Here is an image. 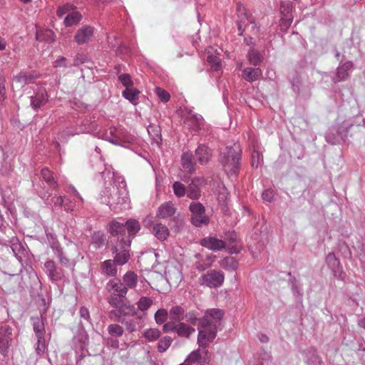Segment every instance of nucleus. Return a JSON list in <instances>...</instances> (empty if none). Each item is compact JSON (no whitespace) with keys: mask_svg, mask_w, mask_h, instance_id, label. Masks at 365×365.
I'll use <instances>...</instances> for the list:
<instances>
[{"mask_svg":"<svg viewBox=\"0 0 365 365\" xmlns=\"http://www.w3.org/2000/svg\"><path fill=\"white\" fill-rule=\"evenodd\" d=\"M153 234L158 240L164 241L169 235V230L165 225L161 223H158L155 224L153 227Z\"/></svg>","mask_w":365,"mask_h":365,"instance_id":"nucleus-26","label":"nucleus"},{"mask_svg":"<svg viewBox=\"0 0 365 365\" xmlns=\"http://www.w3.org/2000/svg\"><path fill=\"white\" fill-rule=\"evenodd\" d=\"M207 316V319H211L217 324V322L220 321L224 316V312L220 309H212L207 310L203 317Z\"/></svg>","mask_w":365,"mask_h":365,"instance_id":"nucleus-39","label":"nucleus"},{"mask_svg":"<svg viewBox=\"0 0 365 365\" xmlns=\"http://www.w3.org/2000/svg\"><path fill=\"white\" fill-rule=\"evenodd\" d=\"M36 39L39 41L52 43L55 41V34L50 29H39L36 34Z\"/></svg>","mask_w":365,"mask_h":365,"instance_id":"nucleus-25","label":"nucleus"},{"mask_svg":"<svg viewBox=\"0 0 365 365\" xmlns=\"http://www.w3.org/2000/svg\"><path fill=\"white\" fill-rule=\"evenodd\" d=\"M186 322L191 324L193 326H200V322L202 318L197 317V314L195 311H190L185 314V318Z\"/></svg>","mask_w":365,"mask_h":365,"instance_id":"nucleus-43","label":"nucleus"},{"mask_svg":"<svg viewBox=\"0 0 365 365\" xmlns=\"http://www.w3.org/2000/svg\"><path fill=\"white\" fill-rule=\"evenodd\" d=\"M113 309L108 312V318L114 322L123 324L126 331L130 333L136 331L143 326L142 317L138 314L137 308L133 304L131 310L128 311L123 308Z\"/></svg>","mask_w":365,"mask_h":365,"instance_id":"nucleus-3","label":"nucleus"},{"mask_svg":"<svg viewBox=\"0 0 365 365\" xmlns=\"http://www.w3.org/2000/svg\"><path fill=\"white\" fill-rule=\"evenodd\" d=\"M200 244L201 246L214 252L226 248V242L219 240L215 237H204L200 240Z\"/></svg>","mask_w":365,"mask_h":365,"instance_id":"nucleus-12","label":"nucleus"},{"mask_svg":"<svg viewBox=\"0 0 365 365\" xmlns=\"http://www.w3.org/2000/svg\"><path fill=\"white\" fill-rule=\"evenodd\" d=\"M116 265L113 260L107 259L102 262L101 269L106 275L115 277L118 272Z\"/></svg>","mask_w":365,"mask_h":365,"instance_id":"nucleus-29","label":"nucleus"},{"mask_svg":"<svg viewBox=\"0 0 365 365\" xmlns=\"http://www.w3.org/2000/svg\"><path fill=\"white\" fill-rule=\"evenodd\" d=\"M247 56L250 63L254 66L259 65L262 61V56L255 50H250Z\"/></svg>","mask_w":365,"mask_h":365,"instance_id":"nucleus-48","label":"nucleus"},{"mask_svg":"<svg viewBox=\"0 0 365 365\" xmlns=\"http://www.w3.org/2000/svg\"><path fill=\"white\" fill-rule=\"evenodd\" d=\"M160 331L157 329H149L145 331L143 336L148 341H155L160 336Z\"/></svg>","mask_w":365,"mask_h":365,"instance_id":"nucleus-50","label":"nucleus"},{"mask_svg":"<svg viewBox=\"0 0 365 365\" xmlns=\"http://www.w3.org/2000/svg\"><path fill=\"white\" fill-rule=\"evenodd\" d=\"M241 155V150L240 145L235 144L232 147L227 148V153L225 158L226 160H240Z\"/></svg>","mask_w":365,"mask_h":365,"instance_id":"nucleus-35","label":"nucleus"},{"mask_svg":"<svg viewBox=\"0 0 365 365\" xmlns=\"http://www.w3.org/2000/svg\"><path fill=\"white\" fill-rule=\"evenodd\" d=\"M107 331L110 336L118 338L123 335L125 330L121 325L115 323L108 326Z\"/></svg>","mask_w":365,"mask_h":365,"instance_id":"nucleus-36","label":"nucleus"},{"mask_svg":"<svg viewBox=\"0 0 365 365\" xmlns=\"http://www.w3.org/2000/svg\"><path fill=\"white\" fill-rule=\"evenodd\" d=\"M224 281V273L221 270L217 269H211L199 278V283L201 285L210 288L220 287L223 284Z\"/></svg>","mask_w":365,"mask_h":365,"instance_id":"nucleus-8","label":"nucleus"},{"mask_svg":"<svg viewBox=\"0 0 365 365\" xmlns=\"http://www.w3.org/2000/svg\"><path fill=\"white\" fill-rule=\"evenodd\" d=\"M262 199L267 202H272L274 199V192L272 190H266L262 192Z\"/></svg>","mask_w":365,"mask_h":365,"instance_id":"nucleus-61","label":"nucleus"},{"mask_svg":"<svg viewBox=\"0 0 365 365\" xmlns=\"http://www.w3.org/2000/svg\"><path fill=\"white\" fill-rule=\"evenodd\" d=\"M11 168L9 161H0V174L2 175H7Z\"/></svg>","mask_w":365,"mask_h":365,"instance_id":"nucleus-58","label":"nucleus"},{"mask_svg":"<svg viewBox=\"0 0 365 365\" xmlns=\"http://www.w3.org/2000/svg\"><path fill=\"white\" fill-rule=\"evenodd\" d=\"M119 81L127 88L133 86V81L131 76L128 73H124L118 76Z\"/></svg>","mask_w":365,"mask_h":365,"instance_id":"nucleus-56","label":"nucleus"},{"mask_svg":"<svg viewBox=\"0 0 365 365\" xmlns=\"http://www.w3.org/2000/svg\"><path fill=\"white\" fill-rule=\"evenodd\" d=\"M155 91L156 95L160 99L161 101L166 103L170 100V93L165 89L160 87H157L155 88Z\"/></svg>","mask_w":365,"mask_h":365,"instance_id":"nucleus-54","label":"nucleus"},{"mask_svg":"<svg viewBox=\"0 0 365 365\" xmlns=\"http://www.w3.org/2000/svg\"><path fill=\"white\" fill-rule=\"evenodd\" d=\"M41 197L47 201V204L51 205L53 209H60L62 208V204H63V197L61 195H54L49 199L51 195L48 193L47 191H41L40 192Z\"/></svg>","mask_w":365,"mask_h":365,"instance_id":"nucleus-16","label":"nucleus"},{"mask_svg":"<svg viewBox=\"0 0 365 365\" xmlns=\"http://www.w3.org/2000/svg\"><path fill=\"white\" fill-rule=\"evenodd\" d=\"M182 166L185 170L190 174H192L195 170V161H183Z\"/></svg>","mask_w":365,"mask_h":365,"instance_id":"nucleus-59","label":"nucleus"},{"mask_svg":"<svg viewBox=\"0 0 365 365\" xmlns=\"http://www.w3.org/2000/svg\"><path fill=\"white\" fill-rule=\"evenodd\" d=\"M140 228L139 222L134 219H129L125 223L113 220L108 224L109 233L116 238L110 250L115 255L113 261L117 265L123 266L130 259L132 240Z\"/></svg>","mask_w":365,"mask_h":365,"instance_id":"nucleus-1","label":"nucleus"},{"mask_svg":"<svg viewBox=\"0 0 365 365\" xmlns=\"http://www.w3.org/2000/svg\"><path fill=\"white\" fill-rule=\"evenodd\" d=\"M41 176L50 190H56L58 187V184L55 180L53 173L48 168H43L41 171Z\"/></svg>","mask_w":365,"mask_h":365,"instance_id":"nucleus-19","label":"nucleus"},{"mask_svg":"<svg viewBox=\"0 0 365 365\" xmlns=\"http://www.w3.org/2000/svg\"><path fill=\"white\" fill-rule=\"evenodd\" d=\"M262 76L259 68H246L242 71V77L249 82L257 81Z\"/></svg>","mask_w":365,"mask_h":365,"instance_id":"nucleus-23","label":"nucleus"},{"mask_svg":"<svg viewBox=\"0 0 365 365\" xmlns=\"http://www.w3.org/2000/svg\"><path fill=\"white\" fill-rule=\"evenodd\" d=\"M34 78V76L21 72L19 75L14 76L13 81L16 83V86L23 87L25 84L31 83Z\"/></svg>","mask_w":365,"mask_h":365,"instance_id":"nucleus-31","label":"nucleus"},{"mask_svg":"<svg viewBox=\"0 0 365 365\" xmlns=\"http://www.w3.org/2000/svg\"><path fill=\"white\" fill-rule=\"evenodd\" d=\"M48 101V95L44 88H41L35 96L31 97V105L34 108H38Z\"/></svg>","mask_w":365,"mask_h":365,"instance_id":"nucleus-18","label":"nucleus"},{"mask_svg":"<svg viewBox=\"0 0 365 365\" xmlns=\"http://www.w3.org/2000/svg\"><path fill=\"white\" fill-rule=\"evenodd\" d=\"M94 34V29L91 26H83L81 27L74 36V40L77 44L81 45L88 43Z\"/></svg>","mask_w":365,"mask_h":365,"instance_id":"nucleus-11","label":"nucleus"},{"mask_svg":"<svg viewBox=\"0 0 365 365\" xmlns=\"http://www.w3.org/2000/svg\"><path fill=\"white\" fill-rule=\"evenodd\" d=\"M163 331L164 333L174 331L178 337L186 339H190V336L195 332V328L182 322L178 323L168 322L165 323L163 327Z\"/></svg>","mask_w":365,"mask_h":365,"instance_id":"nucleus-7","label":"nucleus"},{"mask_svg":"<svg viewBox=\"0 0 365 365\" xmlns=\"http://www.w3.org/2000/svg\"><path fill=\"white\" fill-rule=\"evenodd\" d=\"M31 320L36 339L45 337L46 329L43 318L41 317H31Z\"/></svg>","mask_w":365,"mask_h":365,"instance_id":"nucleus-17","label":"nucleus"},{"mask_svg":"<svg viewBox=\"0 0 365 365\" xmlns=\"http://www.w3.org/2000/svg\"><path fill=\"white\" fill-rule=\"evenodd\" d=\"M207 61L214 70L218 71L221 68V61L219 57L210 55L207 56Z\"/></svg>","mask_w":365,"mask_h":365,"instance_id":"nucleus-53","label":"nucleus"},{"mask_svg":"<svg viewBox=\"0 0 365 365\" xmlns=\"http://www.w3.org/2000/svg\"><path fill=\"white\" fill-rule=\"evenodd\" d=\"M189 209L192 212V215L205 214V207L199 202H191Z\"/></svg>","mask_w":365,"mask_h":365,"instance_id":"nucleus-45","label":"nucleus"},{"mask_svg":"<svg viewBox=\"0 0 365 365\" xmlns=\"http://www.w3.org/2000/svg\"><path fill=\"white\" fill-rule=\"evenodd\" d=\"M185 314V309L182 306H173L169 311V319L171 320L170 322H180L184 319Z\"/></svg>","mask_w":365,"mask_h":365,"instance_id":"nucleus-20","label":"nucleus"},{"mask_svg":"<svg viewBox=\"0 0 365 365\" xmlns=\"http://www.w3.org/2000/svg\"><path fill=\"white\" fill-rule=\"evenodd\" d=\"M352 63L351 61H348L339 67L336 73L337 79L334 81L338 82L340 81H344L348 77V71L352 68Z\"/></svg>","mask_w":365,"mask_h":365,"instance_id":"nucleus-32","label":"nucleus"},{"mask_svg":"<svg viewBox=\"0 0 365 365\" xmlns=\"http://www.w3.org/2000/svg\"><path fill=\"white\" fill-rule=\"evenodd\" d=\"M62 208L66 212H71L73 210V206L71 201L68 198L63 197V204Z\"/></svg>","mask_w":365,"mask_h":365,"instance_id":"nucleus-62","label":"nucleus"},{"mask_svg":"<svg viewBox=\"0 0 365 365\" xmlns=\"http://www.w3.org/2000/svg\"><path fill=\"white\" fill-rule=\"evenodd\" d=\"M137 304L138 309L144 312L150 307V306L153 304V300L149 297H142L138 300Z\"/></svg>","mask_w":365,"mask_h":365,"instance_id":"nucleus-49","label":"nucleus"},{"mask_svg":"<svg viewBox=\"0 0 365 365\" xmlns=\"http://www.w3.org/2000/svg\"><path fill=\"white\" fill-rule=\"evenodd\" d=\"M204 184V180L195 178L186 187V195L187 197L192 200H197L201 195L200 187Z\"/></svg>","mask_w":365,"mask_h":365,"instance_id":"nucleus-13","label":"nucleus"},{"mask_svg":"<svg viewBox=\"0 0 365 365\" xmlns=\"http://www.w3.org/2000/svg\"><path fill=\"white\" fill-rule=\"evenodd\" d=\"M328 266L331 269L334 274L339 279H343V270L340 266L339 259L335 256L333 252H330L327 255L326 258Z\"/></svg>","mask_w":365,"mask_h":365,"instance_id":"nucleus-14","label":"nucleus"},{"mask_svg":"<svg viewBox=\"0 0 365 365\" xmlns=\"http://www.w3.org/2000/svg\"><path fill=\"white\" fill-rule=\"evenodd\" d=\"M197 330V344L199 346L205 349L217 336V324L211 319H207V316L202 317Z\"/></svg>","mask_w":365,"mask_h":365,"instance_id":"nucleus-4","label":"nucleus"},{"mask_svg":"<svg viewBox=\"0 0 365 365\" xmlns=\"http://www.w3.org/2000/svg\"><path fill=\"white\" fill-rule=\"evenodd\" d=\"M81 19V15L78 11H73L65 18L64 23L66 26H71L78 24Z\"/></svg>","mask_w":365,"mask_h":365,"instance_id":"nucleus-42","label":"nucleus"},{"mask_svg":"<svg viewBox=\"0 0 365 365\" xmlns=\"http://www.w3.org/2000/svg\"><path fill=\"white\" fill-rule=\"evenodd\" d=\"M127 199L128 193L124 187L115 193L112 192L110 187H106L101 194V202L108 205L110 209H115V205L125 202Z\"/></svg>","mask_w":365,"mask_h":365,"instance_id":"nucleus-6","label":"nucleus"},{"mask_svg":"<svg viewBox=\"0 0 365 365\" xmlns=\"http://www.w3.org/2000/svg\"><path fill=\"white\" fill-rule=\"evenodd\" d=\"M79 314H80V316L81 318H83L87 321L90 320V313H89L88 309L86 307H81V309L79 310Z\"/></svg>","mask_w":365,"mask_h":365,"instance_id":"nucleus-64","label":"nucleus"},{"mask_svg":"<svg viewBox=\"0 0 365 365\" xmlns=\"http://www.w3.org/2000/svg\"><path fill=\"white\" fill-rule=\"evenodd\" d=\"M106 241V235L102 231L94 232L91 235V244L96 249L103 247Z\"/></svg>","mask_w":365,"mask_h":365,"instance_id":"nucleus-27","label":"nucleus"},{"mask_svg":"<svg viewBox=\"0 0 365 365\" xmlns=\"http://www.w3.org/2000/svg\"><path fill=\"white\" fill-rule=\"evenodd\" d=\"M51 247L53 251L54 255L58 257L59 262L65 267H68L70 264L69 259L67 257L65 256L59 243L54 242L52 243Z\"/></svg>","mask_w":365,"mask_h":365,"instance_id":"nucleus-24","label":"nucleus"},{"mask_svg":"<svg viewBox=\"0 0 365 365\" xmlns=\"http://www.w3.org/2000/svg\"><path fill=\"white\" fill-rule=\"evenodd\" d=\"M215 259V256L209 255L204 260L199 261L195 263V268L199 272L205 271L210 267Z\"/></svg>","mask_w":365,"mask_h":365,"instance_id":"nucleus-37","label":"nucleus"},{"mask_svg":"<svg viewBox=\"0 0 365 365\" xmlns=\"http://www.w3.org/2000/svg\"><path fill=\"white\" fill-rule=\"evenodd\" d=\"M203 119L201 115L190 113L185 118V123L189 128L197 130L200 129L202 124Z\"/></svg>","mask_w":365,"mask_h":365,"instance_id":"nucleus-21","label":"nucleus"},{"mask_svg":"<svg viewBox=\"0 0 365 365\" xmlns=\"http://www.w3.org/2000/svg\"><path fill=\"white\" fill-rule=\"evenodd\" d=\"M224 242H226V250L230 254H238L242 247L237 233L234 231L225 233Z\"/></svg>","mask_w":365,"mask_h":365,"instance_id":"nucleus-10","label":"nucleus"},{"mask_svg":"<svg viewBox=\"0 0 365 365\" xmlns=\"http://www.w3.org/2000/svg\"><path fill=\"white\" fill-rule=\"evenodd\" d=\"M220 265L224 269L235 271L238 267V262L233 257H226L221 260Z\"/></svg>","mask_w":365,"mask_h":365,"instance_id":"nucleus-30","label":"nucleus"},{"mask_svg":"<svg viewBox=\"0 0 365 365\" xmlns=\"http://www.w3.org/2000/svg\"><path fill=\"white\" fill-rule=\"evenodd\" d=\"M106 289L110 294L107 301L113 309L123 308V309L130 311L133 308V304L127 299L128 293L127 286L124 284L119 279L114 278L109 280Z\"/></svg>","mask_w":365,"mask_h":365,"instance_id":"nucleus-2","label":"nucleus"},{"mask_svg":"<svg viewBox=\"0 0 365 365\" xmlns=\"http://www.w3.org/2000/svg\"><path fill=\"white\" fill-rule=\"evenodd\" d=\"M201 350L197 349L191 352V354L189 355L188 358L187 359V362L189 364L190 362L195 363H202L201 361Z\"/></svg>","mask_w":365,"mask_h":365,"instance_id":"nucleus-55","label":"nucleus"},{"mask_svg":"<svg viewBox=\"0 0 365 365\" xmlns=\"http://www.w3.org/2000/svg\"><path fill=\"white\" fill-rule=\"evenodd\" d=\"M176 212V208L174 204L170 202L163 203L158 209L156 215L159 218L165 219L172 217Z\"/></svg>","mask_w":365,"mask_h":365,"instance_id":"nucleus-15","label":"nucleus"},{"mask_svg":"<svg viewBox=\"0 0 365 365\" xmlns=\"http://www.w3.org/2000/svg\"><path fill=\"white\" fill-rule=\"evenodd\" d=\"M168 318H169V312L165 309H160L155 314V319L158 324L165 323Z\"/></svg>","mask_w":365,"mask_h":365,"instance_id":"nucleus-47","label":"nucleus"},{"mask_svg":"<svg viewBox=\"0 0 365 365\" xmlns=\"http://www.w3.org/2000/svg\"><path fill=\"white\" fill-rule=\"evenodd\" d=\"M215 193L219 203L226 205L229 195V192L226 187L223 184L218 183L215 188Z\"/></svg>","mask_w":365,"mask_h":365,"instance_id":"nucleus-28","label":"nucleus"},{"mask_svg":"<svg viewBox=\"0 0 365 365\" xmlns=\"http://www.w3.org/2000/svg\"><path fill=\"white\" fill-rule=\"evenodd\" d=\"M209 222L210 219L205 214L195 215L191 217V222L195 227L207 225Z\"/></svg>","mask_w":365,"mask_h":365,"instance_id":"nucleus-40","label":"nucleus"},{"mask_svg":"<svg viewBox=\"0 0 365 365\" xmlns=\"http://www.w3.org/2000/svg\"><path fill=\"white\" fill-rule=\"evenodd\" d=\"M173 188L175 195L178 197H181L186 194V187L180 182H175L173 185Z\"/></svg>","mask_w":365,"mask_h":365,"instance_id":"nucleus-51","label":"nucleus"},{"mask_svg":"<svg viewBox=\"0 0 365 365\" xmlns=\"http://www.w3.org/2000/svg\"><path fill=\"white\" fill-rule=\"evenodd\" d=\"M106 344L108 346L113 349L119 348V341L116 337L109 336L106 339Z\"/></svg>","mask_w":365,"mask_h":365,"instance_id":"nucleus-60","label":"nucleus"},{"mask_svg":"<svg viewBox=\"0 0 365 365\" xmlns=\"http://www.w3.org/2000/svg\"><path fill=\"white\" fill-rule=\"evenodd\" d=\"M11 249L16 257H21V255L24 252V248L21 244L18 241V240H13Z\"/></svg>","mask_w":365,"mask_h":365,"instance_id":"nucleus-52","label":"nucleus"},{"mask_svg":"<svg viewBox=\"0 0 365 365\" xmlns=\"http://www.w3.org/2000/svg\"><path fill=\"white\" fill-rule=\"evenodd\" d=\"M197 160H209L211 157L210 150L205 145H200L195 150Z\"/></svg>","mask_w":365,"mask_h":365,"instance_id":"nucleus-38","label":"nucleus"},{"mask_svg":"<svg viewBox=\"0 0 365 365\" xmlns=\"http://www.w3.org/2000/svg\"><path fill=\"white\" fill-rule=\"evenodd\" d=\"M46 349V340L45 337H41V339H37L36 351V354L39 356L42 355Z\"/></svg>","mask_w":365,"mask_h":365,"instance_id":"nucleus-57","label":"nucleus"},{"mask_svg":"<svg viewBox=\"0 0 365 365\" xmlns=\"http://www.w3.org/2000/svg\"><path fill=\"white\" fill-rule=\"evenodd\" d=\"M72 9H73V6L69 4H67V5L63 6V7L58 8L56 13L59 17H62L63 15H64L67 11L72 10Z\"/></svg>","mask_w":365,"mask_h":365,"instance_id":"nucleus-63","label":"nucleus"},{"mask_svg":"<svg viewBox=\"0 0 365 365\" xmlns=\"http://www.w3.org/2000/svg\"><path fill=\"white\" fill-rule=\"evenodd\" d=\"M13 341V329L7 324L0 327V353L5 357L8 355Z\"/></svg>","mask_w":365,"mask_h":365,"instance_id":"nucleus-9","label":"nucleus"},{"mask_svg":"<svg viewBox=\"0 0 365 365\" xmlns=\"http://www.w3.org/2000/svg\"><path fill=\"white\" fill-rule=\"evenodd\" d=\"M305 361L308 365H322V360L317 353L316 349L310 347L304 351Z\"/></svg>","mask_w":365,"mask_h":365,"instance_id":"nucleus-22","label":"nucleus"},{"mask_svg":"<svg viewBox=\"0 0 365 365\" xmlns=\"http://www.w3.org/2000/svg\"><path fill=\"white\" fill-rule=\"evenodd\" d=\"M173 339L169 336L161 338L158 344V350L159 352L165 351L171 345Z\"/></svg>","mask_w":365,"mask_h":365,"instance_id":"nucleus-46","label":"nucleus"},{"mask_svg":"<svg viewBox=\"0 0 365 365\" xmlns=\"http://www.w3.org/2000/svg\"><path fill=\"white\" fill-rule=\"evenodd\" d=\"M44 267L46 269L48 275L51 280L56 281L61 278L58 273L56 272V266L53 261H46L44 264Z\"/></svg>","mask_w":365,"mask_h":365,"instance_id":"nucleus-34","label":"nucleus"},{"mask_svg":"<svg viewBox=\"0 0 365 365\" xmlns=\"http://www.w3.org/2000/svg\"><path fill=\"white\" fill-rule=\"evenodd\" d=\"M237 12L239 35H242V33L246 30L252 34H257L259 28L255 23V19L252 14L241 3L237 4Z\"/></svg>","mask_w":365,"mask_h":365,"instance_id":"nucleus-5","label":"nucleus"},{"mask_svg":"<svg viewBox=\"0 0 365 365\" xmlns=\"http://www.w3.org/2000/svg\"><path fill=\"white\" fill-rule=\"evenodd\" d=\"M103 165L104 166V170L100 172L101 177L104 179L106 182L107 181H111L115 176L113 168L110 165L105 163H103Z\"/></svg>","mask_w":365,"mask_h":365,"instance_id":"nucleus-44","label":"nucleus"},{"mask_svg":"<svg viewBox=\"0 0 365 365\" xmlns=\"http://www.w3.org/2000/svg\"><path fill=\"white\" fill-rule=\"evenodd\" d=\"M140 91L133 88H127L123 91V96L131 103L138 99Z\"/></svg>","mask_w":365,"mask_h":365,"instance_id":"nucleus-41","label":"nucleus"},{"mask_svg":"<svg viewBox=\"0 0 365 365\" xmlns=\"http://www.w3.org/2000/svg\"><path fill=\"white\" fill-rule=\"evenodd\" d=\"M123 279V283L127 286V289H133L137 285L138 276L134 272L129 271L124 274Z\"/></svg>","mask_w":365,"mask_h":365,"instance_id":"nucleus-33","label":"nucleus"}]
</instances>
